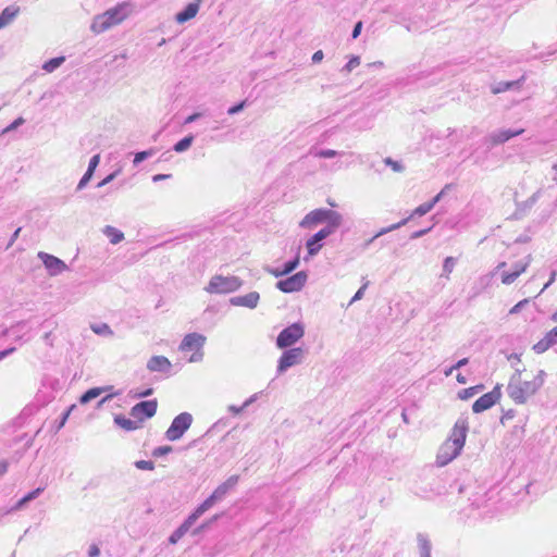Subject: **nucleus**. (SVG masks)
Masks as SVG:
<instances>
[{
	"instance_id": "nucleus-1",
	"label": "nucleus",
	"mask_w": 557,
	"mask_h": 557,
	"mask_svg": "<svg viewBox=\"0 0 557 557\" xmlns=\"http://www.w3.org/2000/svg\"><path fill=\"white\" fill-rule=\"evenodd\" d=\"M546 372L540 370L532 381H519L517 383H508V396L517 404L523 405L528 399L535 395L544 385Z\"/></svg>"
},
{
	"instance_id": "nucleus-2",
	"label": "nucleus",
	"mask_w": 557,
	"mask_h": 557,
	"mask_svg": "<svg viewBox=\"0 0 557 557\" xmlns=\"http://www.w3.org/2000/svg\"><path fill=\"white\" fill-rule=\"evenodd\" d=\"M343 223V215L334 210L319 208L310 211L300 222L304 228H311L319 224H325L323 228L336 231Z\"/></svg>"
},
{
	"instance_id": "nucleus-3",
	"label": "nucleus",
	"mask_w": 557,
	"mask_h": 557,
	"mask_svg": "<svg viewBox=\"0 0 557 557\" xmlns=\"http://www.w3.org/2000/svg\"><path fill=\"white\" fill-rule=\"evenodd\" d=\"M243 285L238 276L214 275L211 277L206 290L210 294H228L236 292Z\"/></svg>"
},
{
	"instance_id": "nucleus-4",
	"label": "nucleus",
	"mask_w": 557,
	"mask_h": 557,
	"mask_svg": "<svg viewBox=\"0 0 557 557\" xmlns=\"http://www.w3.org/2000/svg\"><path fill=\"white\" fill-rule=\"evenodd\" d=\"M238 480L239 476L234 474L231 475L225 482L220 484L213 491V493L197 507L198 512H201L203 515L207 510L213 507L214 504L222 500L227 495V493L236 486Z\"/></svg>"
},
{
	"instance_id": "nucleus-5",
	"label": "nucleus",
	"mask_w": 557,
	"mask_h": 557,
	"mask_svg": "<svg viewBox=\"0 0 557 557\" xmlns=\"http://www.w3.org/2000/svg\"><path fill=\"white\" fill-rule=\"evenodd\" d=\"M305 335V325L295 322L284 327L276 337V346L281 349L290 348Z\"/></svg>"
},
{
	"instance_id": "nucleus-6",
	"label": "nucleus",
	"mask_w": 557,
	"mask_h": 557,
	"mask_svg": "<svg viewBox=\"0 0 557 557\" xmlns=\"http://www.w3.org/2000/svg\"><path fill=\"white\" fill-rule=\"evenodd\" d=\"M305 354L306 351L301 347L286 348L277 361V374H282L289 368L300 364L305 358Z\"/></svg>"
},
{
	"instance_id": "nucleus-7",
	"label": "nucleus",
	"mask_w": 557,
	"mask_h": 557,
	"mask_svg": "<svg viewBox=\"0 0 557 557\" xmlns=\"http://www.w3.org/2000/svg\"><path fill=\"white\" fill-rule=\"evenodd\" d=\"M193 423V416L189 412H182L177 414L170 428L165 432V437L171 441H177L180 440L185 432L190 428Z\"/></svg>"
},
{
	"instance_id": "nucleus-8",
	"label": "nucleus",
	"mask_w": 557,
	"mask_h": 557,
	"mask_svg": "<svg viewBox=\"0 0 557 557\" xmlns=\"http://www.w3.org/2000/svg\"><path fill=\"white\" fill-rule=\"evenodd\" d=\"M308 280V273L306 271H299L284 280L276 282L275 286L278 290L289 294L296 293L304 288Z\"/></svg>"
},
{
	"instance_id": "nucleus-9",
	"label": "nucleus",
	"mask_w": 557,
	"mask_h": 557,
	"mask_svg": "<svg viewBox=\"0 0 557 557\" xmlns=\"http://www.w3.org/2000/svg\"><path fill=\"white\" fill-rule=\"evenodd\" d=\"M502 398V385L497 384L491 392L479 397L472 405L474 413H481L499 401Z\"/></svg>"
},
{
	"instance_id": "nucleus-10",
	"label": "nucleus",
	"mask_w": 557,
	"mask_h": 557,
	"mask_svg": "<svg viewBox=\"0 0 557 557\" xmlns=\"http://www.w3.org/2000/svg\"><path fill=\"white\" fill-rule=\"evenodd\" d=\"M158 408L157 399L141 400L131 408L129 414L139 422L152 418Z\"/></svg>"
},
{
	"instance_id": "nucleus-11",
	"label": "nucleus",
	"mask_w": 557,
	"mask_h": 557,
	"mask_svg": "<svg viewBox=\"0 0 557 557\" xmlns=\"http://www.w3.org/2000/svg\"><path fill=\"white\" fill-rule=\"evenodd\" d=\"M335 232L336 231L330 228H321L319 232L308 238L306 242L307 256L304 258V260L308 261L311 257L318 255L323 247L322 242Z\"/></svg>"
},
{
	"instance_id": "nucleus-12",
	"label": "nucleus",
	"mask_w": 557,
	"mask_h": 557,
	"mask_svg": "<svg viewBox=\"0 0 557 557\" xmlns=\"http://www.w3.org/2000/svg\"><path fill=\"white\" fill-rule=\"evenodd\" d=\"M468 430H469L468 420L466 418H459L456 421L447 441H450L455 445L456 448H458L459 450H462L465 443H466Z\"/></svg>"
},
{
	"instance_id": "nucleus-13",
	"label": "nucleus",
	"mask_w": 557,
	"mask_h": 557,
	"mask_svg": "<svg viewBox=\"0 0 557 557\" xmlns=\"http://www.w3.org/2000/svg\"><path fill=\"white\" fill-rule=\"evenodd\" d=\"M38 258L42 261L49 274L52 276L58 275L67 269V265L63 260L50 253L40 251L38 253Z\"/></svg>"
},
{
	"instance_id": "nucleus-14",
	"label": "nucleus",
	"mask_w": 557,
	"mask_h": 557,
	"mask_svg": "<svg viewBox=\"0 0 557 557\" xmlns=\"http://www.w3.org/2000/svg\"><path fill=\"white\" fill-rule=\"evenodd\" d=\"M202 516L201 512H198L196 508L185 520L184 522L175 530L169 537L170 544H176L195 524V522Z\"/></svg>"
},
{
	"instance_id": "nucleus-15",
	"label": "nucleus",
	"mask_w": 557,
	"mask_h": 557,
	"mask_svg": "<svg viewBox=\"0 0 557 557\" xmlns=\"http://www.w3.org/2000/svg\"><path fill=\"white\" fill-rule=\"evenodd\" d=\"M461 450L455 447L450 441H446L438 449L436 462L438 466H446L460 455Z\"/></svg>"
},
{
	"instance_id": "nucleus-16",
	"label": "nucleus",
	"mask_w": 557,
	"mask_h": 557,
	"mask_svg": "<svg viewBox=\"0 0 557 557\" xmlns=\"http://www.w3.org/2000/svg\"><path fill=\"white\" fill-rule=\"evenodd\" d=\"M206 337L199 333H189L185 335L183 341L180 344V349L182 351H190L196 350L199 351L205 345Z\"/></svg>"
},
{
	"instance_id": "nucleus-17",
	"label": "nucleus",
	"mask_w": 557,
	"mask_h": 557,
	"mask_svg": "<svg viewBox=\"0 0 557 557\" xmlns=\"http://www.w3.org/2000/svg\"><path fill=\"white\" fill-rule=\"evenodd\" d=\"M531 255L525 257L524 261H518L512 265V271L504 272L502 275V283L509 285L513 283L521 273H523L531 262Z\"/></svg>"
},
{
	"instance_id": "nucleus-18",
	"label": "nucleus",
	"mask_w": 557,
	"mask_h": 557,
	"mask_svg": "<svg viewBox=\"0 0 557 557\" xmlns=\"http://www.w3.org/2000/svg\"><path fill=\"white\" fill-rule=\"evenodd\" d=\"M260 300V294L258 292H250L246 295L234 296L230 298V304L235 307H246L255 309Z\"/></svg>"
},
{
	"instance_id": "nucleus-19",
	"label": "nucleus",
	"mask_w": 557,
	"mask_h": 557,
	"mask_svg": "<svg viewBox=\"0 0 557 557\" xmlns=\"http://www.w3.org/2000/svg\"><path fill=\"white\" fill-rule=\"evenodd\" d=\"M557 344V325L548 331L545 336L533 345L532 349L536 354H543Z\"/></svg>"
},
{
	"instance_id": "nucleus-20",
	"label": "nucleus",
	"mask_w": 557,
	"mask_h": 557,
	"mask_svg": "<svg viewBox=\"0 0 557 557\" xmlns=\"http://www.w3.org/2000/svg\"><path fill=\"white\" fill-rule=\"evenodd\" d=\"M171 361L164 356H152L147 362V369L151 372L169 373Z\"/></svg>"
},
{
	"instance_id": "nucleus-21",
	"label": "nucleus",
	"mask_w": 557,
	"mask_h": 557,
	"mask_svg": "<svg viewBox=\"0 0 557 557\" xmlns=\"http://www.w3.org/2000/svg\"><path fill=\"white\" fill-rule=\"evenodd\" d=\"M201 0L189 2L182 11L175 15V21L180 24L186 23L194 18L199 11Z\"/></svg>"
},
{
	"instance_id": "nucleus-22",
	"label": "nucleus",
	"mask_w": 557,
	"mask_h": 557,
	"mask_svg": "<svg viewBox=\"0 0 557 557\" xmlns=\"http://www.w3.org/2000/svg\"><path fill=\"white\" fill-rule=\"evenodd\" d=\"M449 187V185H446L444 189H442L436 196H434L430 201H426L420 206H418L412 214L408 218L409 220L414 216V215H418V216H422V215H425L426 213H429L433 208L434 206L443 198V196L445 195V190Z\"/></svg>"
},
{
	"instance_id": "nucleus-23",
	"label": "nucleus",
	"mask_w": 557,
	"mask_h": 557,
	"mask_svg": "<svg viewBox=\"0 0 557 557\" xmlns=\"http://www.w3.org/2000/svg\"><path fill=\"white\" fill-rule=\"evenodd\" d=\"M523 132H524L523 128H519V129H500V131H497V132L493 133L491 135V139H492L493 145H500V144H504V143L508 141L509 139H511V138H513L516 136L521 135Z\"/></svg>"
},
{
	"instance_id": "nucleus-24",
	"label": "nucleus",
	"mask_w": 557,
	"mask_h": 557,
	"mask_svg": "<svg viewBox=\"0 0 557 557\" xmlns=\"http://www.w3.org/2000/svg\"><path fill=\"white\" fill-rule=\"evenodd\" d=\"M113 24L110 22V17L102 13L94 17L92 23L90 25V30L95 34H101L111 28Z\"/></svg>"
},
{
	"instance_id": "nucleus-25",
	"label": "nucleus",
	"mask_w": 557,
	"mask_h": 557,
	"mask_svg": "<svg viewBox=\"0 0 557 557\" xmlns=\"http://www.w3.org/2000/svg\"><path fill=\"white\" fill-rule=\"evenodd\" d=\"M524 81V77L522 76L519 79L516 81H506V82H498L492 86V92L494 95L505 92L507 90L511 89H519L522 85V82Z\"/></svg>"
},
{
	"instance_id": "nucleus-26",
	"label": "nucleus",
	"mask_w": 557,
	"mask_h": 557,
	"mask_svg": "<svg viewBox=\"0 0 557 557\" xmlns=\"http://www.w3.org/2000/svg\"><path fill=\"white\" fill-rule=\"evenodd\" d=\"M20 8L16 5H8L0 13V29L10 24L18 14Z\"/></svg>"
},
{
	"instance_id": "nucleus-27",
	"label": "nucleus",
	"mask_w": 557,
	"mask_h": 557,
	"mask_svg": "<svg viewBox=\"0 0 557 557\" xmlns=\"http://www.w3.org/2000/svg\"><path fill=\"white\" fill-rule=\"evenodd\" d=\"M113 386H106V387H92L87 389L85 393L82 394L79 397V403L82 405H86L90 403L92 399H96L98 396L101 395L104 391L111 389Z\"/></svg>"
},
{
	"instance_id": "nucleus-28",
	"label": "nucleus",
	"mask_w": 557,
	"mask_h": 557,
	"mask_svg": "<svg viewBox=\"0 0 557 557\" xmlns=\"http://www.w3.org/2000/svg\"><path fill=\"white\" fill-rule=\"evenodd\" d=\"M417 541L420 550V557H431L432 545L428 535L423 533H418Z\"/></svg>"
},
{
	"instance_id": "nucleus-29",
	"label": "nucleus",
	"mask_w": 557,
	"mask_h": 557,
	"mask_svg": "<svg viewBox=\"0 0 557 557\" xmlns=\"http://www.w3.org/2000/svg\"><path fill=\"white\" fill-rule=\"evenodd\" d=\"M114 423L125 431H135L139 428L138 423L134 420H131L122 414H116L114 417Z\"/></svg>"
},
{
	"instance_id": "nucleus-30",
	"label": "nucleus",
	"mask_w": 557,
	"mask_h": 557,
	"mask_svg": "<svg viewBox=\"0 0 557 557\" xmlns=\"http://www.w3.org/2000/svg\"><path fill=\"white\" fill-rule=\"evenodd\" d=\"M409 219H403L401 221L395 223V224H392L389 225L388 227H384L382 230H380L372 238H370L367 243H366V247H368L370 244H372L377 237L382 236V235H385L392 231H395V230H398L400 228L401 226L406 225L408 223Z\"/></svg>"
},
{
	"instance_id": "nucleus-31",
	"label": "nucleus",
	"mask_w": 557,
	"mask_h": 557,
	"mask_svg": "<svg viewBox=\"0 0 557 557\" xmlns=\"http://www.w3.org/2000/svg\"><path fill=\"white\" fill-rule=\"evenodd\" d=\"M103 14L110 17L113 26L120 24L125 18V13L121 7L107 10Z\"/></svg>"
},
{
	"instance_id": "nucleus-32",
	"label": "nucleus",
	"mask_w": 557,
	"mask_h": 557,
	"mask_svg": "<svg viewBox=\"0 0 557 557\" xmlns=\"http://www.w3.org/2000/svg\"><path fill=\"white\" fill-rule=\"evenodd\" d=\"M103 233L110 238V243L113 245H116L124 239V234L120 230L110 225L104 227Z\"/></svg>"
},
{
	"instance_id": "nucleus-33",
	"label": "nucleus",
	"mask_w": 557,
	"mask_h": 557,
	"mask_svg": "<svg viewBox=\"0 0 557 557\" xmlns=\"http://www.w3.org/2000/svg\"><path fill=\"white\" fill-rule=\"evenodd\" d=\"M194 139H195V136L193 134H189L187 136H185L184 138L180 139L174 146H173V150L175 152H184L186 150H188L190 148V146L193 145L194 143Z\"/></svg>"
},
{
	"instance_id": "nucleus-34",
	"label": "nucleus",
	"mask_w": 557,
	"mask_h": 557,
	"mask_svg": "<svg viewBox=\"0 0 557 557\" xmlns=\"http://www.w3.org/2000/svg\"><path fill=\"white\" fill-rule=\"evenodd\" d=\"M64 61H65V57H63V55L49 59L48 61H46L42 64V70L48 73H52L58 67H60L64 63Z\"/></svg>"
},
{
	"instance_id": "nucleus-35",
	"label": "nucleus",
	"mask_w": 557,
	"mask_h": 557,
	"mask_svg": "<svg viewBox=\"0 0 557 557\" xmlns=\"http://www.w3.org/2000/svg\"><path fill=\"white\" fill-rule=\"evenodd\" d=\"M482 389H484V385L483 384H479V385H475V386H472V387H468V388L461 389L458 393V397L461 400H467V399L473 397L478 392H480Z\"/></svg>"
},
{
	"instance_id": "nucleus-36",
	"label": "nucleus",
	"mask_w": 557,
	"mask_h": 557,
	"mask_svg": "<svg viewBox=\"0 0 557 557\" xmlns=\"http://www.w3.org/2000/svg\"><path fill=\"white\" fill-rule=\"evenodd\" d=\"M311 153L317 157V158H321V159H331V158H335L337 156H343L344 152H341V151H337V150H333V149H319V150H315V151H311Z\"/></svg>"
},
{
	"instance_id": "nucleus-37",
	"label": "nucleus",
	"mask_w": 557,
	"mask_h": 557,
	"mask_svg": "<svg viewBox=\"0 0 557 557\" xmlns=\"http://www.w3.org/2000/svg\"><path fill=\"white\" fill-rule=\"evenodd\" d=\"M91 330L101 336H112L113 331L107 323L92 324Z\"/></svg>"
},
{
	"instance_id": "nucleus-38",
	"label": "nucleus",
	"mask_w": 557,
	"mask_h": 557,
	"mask_svg": "<svg viewBox=\"0 0 557 557\" xmlns=\"http://www.w3.org/2000/svg\"><path fill=\"white\" fill-rule=\"evenodd\" d=\"M457 263V259L454 257H447L445 258L443 262V273L442 276H445L448 278L449 274L453 272L455 265Z\"/></svg>"
},
{
	"instance_id": "nucleus-39",
	"label": "nucleus",
	"mask_w": 557,
	"mask_h": 557,
	"mask_svg": "<svg viewBox=\"0 0 557 557\" xmlns=\"http://www.w3.org/2000/svg\"><path fill=\"white\" fill-rule=\"evenodd\" d=\"M299 253H297L293 259L286 261L283 267H282V270L285 271L286 275H288L289 273H292L294 270H296L299 265Z\"/></svg>"
},
{
	"instance_id": "nucleus-40",
	"label": "nucleus",
	"mask_w": 557,
	"mask_h": 557,
	"mask_svg": "<svg viewBox=\"0 0 557 557\" xmlns=\"http://www.w3.org/2000/svg\"><path fill=\"white\" fill-rule=\"evenodd\" d=\"M223 516V513H216L214 515L212 518H210L208 521L201 523L200 525H198L196 529H194L193 531V534L194 535H197L201 532H203L205 530H207L213 522L218 521V519H220L221 517Z\"/></svg>"
},
{
	"instance_id": "nucleus-41",
	"label": "nucleus",
	"mask_w": 557,
	"mask_h": 557,
	"mask_svg": "<svg viewBox=\"0 0 557 557\" xmlns=\"http://www.w3.org/2000/svg\"><path fill=\"white\" fill-rule=\"evenodd\" d=\"M153 153H154L153 149L144 150V151H139V152L135 153L133 164L135 166L139 165L143 161H145L146 159L151 157Z\"/></svg>"
},
{
	"instance_id": "nucleus-42",
	"label": "nucleus",
	"mask_w": 557,
	"mask_h": 557,
	"mask_svg": "<svg viewBox=\"0 0 557 557\" xmlns=\"http://www.w3.org/2000/svg\"><path fill=\"white\" fill-rule=\"evenodd\" d=\"M384 163L387 166H391L394 172L400 173L405 170V166L401 162L393 160L391 157L384 159Z\"/></svg>"
},
{
	"instance_id": "nucleus-43",
	"label": "nucleus",
	"mask_w": 557,
	"mask_h": 557,
	"mask_svg": "<svg viewBox=\"0 0 557 557\" xmlns=\"http://www.w3.org/2000/svg\"><path fill=\"white\" fill-rule=\"evenodd\" d=\"M360 64V57L351 55L349 61L343 66L342 72H351L355 67Z\"/></svg>"
},
{
	"instance_id": "nucleus-44",
	"label": "nucleus",
	"mask_w": 557,
	"mask_h": 557,
	"mask_svg": "<svg viewBox=\"0 0 557 557\" xmlns=\"http://www.w3.org/2000/svg\"><path fill=\"white\" fill-rule=\"evenodd\" d=\"M173 451V448L172 446H169V445H165V446H159V447H156L152 451H151V455L152 457L154 458H159V457H162V456H165L170 453Z\"/></svg>"
},
{
	"instance_id": "nucleus-45",
	"label": "nucleus",
	"mask_w": 557,
	"mask_h": 557,
	"mask_svg": "<svg viewBox=\"0 0 557 557\" xmlns=\"http://www.w3.org/2000/svg\"><path fill=\"white\" fill-rule=\"evenodd\" d=\"M134 466L139 470L152 471L154 469V462L151 460H137Z\"/></svg>"
},
{
	"instance_id": "nucleus-46",
	"label": "nucleus",
	"mask_w": 557,
	"mask_h": 557,
	"mask_svg": "<svg viewBox=\"0 0 557 557\" xmlns=\"http://www.w3.org/2000/svg\"><path fill=\"white\" fill-rule=\"evenodd\" d=\"M75 407H76L75 405H72V406H71L66 411H64V412L62 413L60 421H59V422L57 423V425H55V431H57V432H58V431H60V430L64 426V424H65V422H66V420H67V418H69V416H70L71 411H72L73 409H75Z\"/></svg>"
},
{
	"instance_id": "nucleus-47",
	"label": "nucleus",
	"mask_w": 557,
	"mask_h": 557,
	"mask_svg": "<svg viewBox=\"0 0 557 557\" xmlns=\"http://www.w3.org/2000/svg\"><path fill=\"white\" fill-rule=\"evenodd\" d=\"M92 175H94V172H90L89 170H87L85 172V174L83 175V177L81 178V181L78 182L76 189L82 190L90 182V180L92 178Z\"/></svg>"
},
{
	"instance_id": "nucleus-48",
	"label": "nucleus",
	"mask_w": 557,
	"mask_h": 557,
	"mask_svg": "<svg viewBox=\"0 0 557 557\" xmlns=\"http://www.w3.org/2000/svg\"><path fill=\"white\" fill-rule=\"evenodd\" d=\"M245 107H246V100L240 101V102L230 107L227 110V113L230 115L237 114V113L242 112L245 109Z\"/></svg>"
},
{
	"instance_id": "nucleus-49",
	"label": "nucleus",
	"mask_w": 557,
	"mask_h": 557,
	"mask_svg": "<svg viewBox=\"0 0 557 557\" xmlns=\"http://www.w3.org/2000/svg\"><path fill=\"white\" fill-rule=\"evenodd\" d=\"M25 123V120L23 117H17L14 120L11 124H9L4 129L3 133H9L14 129H16L18 126L23 125Z\"/></svg>"
},
{
	"instance_id": "nucleus-50",
	"label": "nucleus",
	"mask_w": 557,
	"mask_h": 557,
	"mask_svg": "<svg viewBox=\"0 0 557 557\" xmlns=\"http://www.w3.org/2000/svg\"><path fill=\"white\" fill-rule=\"evenodd\" d=\"M121 170H116L114 172H112L111 174L107 175L101 182H99L97 184V187L100 188V187H103L106 185H108L109 183H111L115 177L116 175L120 173Z\"/></svg>"
},
{
	"instance_id": "nucleus-51",
	"label": "nucleus",
	"mask_w": 557,
	"mask_h": 557,
	"mask_svg": "<svg viewBox=\"0 0 557 557\" xmlns=\"http://www.w3.org/2000/svg\"><path fill=\"white\" fill-rule=\"evenodd\" d=\"M44 488L42 487H37L30 492H28L25 496H24V500H27V503L34 500L35 498H37L41 493H42Z\"/></svg>"
},
{
	"instance_id": "nucleus-52",
	"label": "nucleus",
	"mask_w": 557,
	"mask_h": 557,
	"mask_svg": "<svg viewBox=\"0 0 557 557\" xmlns=\"http://www.w3.org/2000/svg\"><path fill=\"white\" fill-rule=\"evenodd\" d=\"M99 162H100V154L92 156L91 159L89 160L87 170L95 173L97 166L99 165Z\"/></svg>"
},
{
	"instance_id": "nucleus-53",
	"label": "nucleus",
	"mask_w": 557,
	"mask_h": 557,
	"mask_svg": "<svg viewBox=\"0 0 557 557\" xmlns=\"http://www.w3.org/2000/svg\"><path fill=\"white\" fill-rule=\"evenodd\" d=\"M264 270H265L268 273H270V274H272L273 276H275V277H281V276H285V275H286L285 271H283L282 269L272 268V267H269V265H268V267H265V268H264Z\"/></svg>"
},
{
	"instance_id": "nucleus-54",
	"label": "nucleus",
	"mask_w": 557,
	"mask_h": 557,
	"mask_svg": "<svg viewBox=\"0 0 557 557\" xmlns=\"http://www.w3.org/2000/svg\"><path fill=\"white\" fill-rule=\"evenodd\" d=\"M367 287H368V282H367V283H364V284H363V285H362V286H361V287L356 292V294L354 295V297H352V298H351V300H350V304H351V302H355V301H357V300H360V299L363 297V295H364V290L367 289Z\"/></svg>"
},
{
	"instance_id": "nucleus-55",
	"label": "nucleus",
	"mask_w": 557,
	"mask_h": 557,
	"mask_svg": "<svg viewBox=\"0 0 557 557\" xmlns=\"http://www.w3.org/2000/svg\"><path fill=\"white\" fill-rule=\"evenodd\" d=\"M529 302L528 299H523L519 302H517L510 310H509V313L510 314H516L518 312H520L522 310V308Z\"/></svg>"
},
{
	"instance_id": "nucleus-56",
	"label": "nucleus",
	"mask_w": 557,
	"mask_h": 557,
	"mask_svg": "<svg viewBox=\"0 0 557 557\" xmlns=\"http://www.w3.org/2000/svg\"><path fill=\"white\" fill-rule=\"evenodd\" d=\"M153 394V388L152 387H148L141 392H136L134 393L133 395V398H146V397H149L150 395Z\"/></svg>"
},
{
	"instance_id": "nucleus-57",
	"label": "nucleus",
	"mask_w": 557,
	"mask_h": 557,
	"mask_svg": "<svg viewBox=\"0 0 557 557\" xmlns=\"http://www.w3.org/2000/svg\"><path fill=\"white\" fill-rule=\"evenodd\" d=\"M431 230H432V226H430L428 228L416 231V232L410 234L409 238L412 239V240L413 239H418V238L426 235Z\"/></svg>"
},
{
	"instance_id": "nucleus-58",
	"label": "nucleus",
	"mask_w": 557,
	"mask_h": 557,
	"mask_svg": "<svg viewBox=\"0 0 557 557\" xmlns=\"http://www.w3.org/2000/svg\"><path fill=\"white\" fill-rule=\"evenodd\" d=\"M516 416V411L513 409H509L507 411H504L503 416L500 417V423L505 424L506 421L513 419Z\"/></svg>"
},
{
	"instance_id": "nucleus-59",
	"label": "nucleus",
	"mask_w": 557,
	"mask_h": 557,
	"mask_svg": "<svg viewBox=\"0 0 557 557\" xmlns=\"http://www.w3.org/2000/svg\"><path fill=\"white\" fill-rule=\"evenodd\" d=\"M203 116V113L202 112H195L190 115H188L185 121H184V124H190V123H194L196 122L197 120H199L200 117Z\"/></svg>"
},
{
	"instance_id": "nucleus-60",
	"label": "nucleus",
	"mask_w": 557,
	"mask_h": 557,
	"mask_svg": "<svg viewBox=\"0 0 557 557\" xmlns=\"http://www.w3.org/2000/svg\"><path fill=\"white\" fill-rule=\"evenodd\" d=\"M361 30H362V22L359 21L355 24L354 28H352V32H351V38L352 39H356L359 37V35L361 34Z\"/></svg>"
},
{
	"instance_id": "nucleus-61",
	"label": "nucleus",
	"mask_w": 557,
	"mask_h": 557,
	"mask_svg": "<svg viewBox=\"0 0 557 557\" xmlns=\"http://www.w3.org/2000/svg\"><path fill=\"white\" fill-rule=\"evenodd\" d=\"M523 371H524V369L516 368V371L511 375V377L509 380V383H517V382L521 381V374H522Z\"/></svg>"
},
{
	"instance_id": "nucleus-62",
	"label": "nucleus",
	"mask_w": 557,
	"mask_h": 557,
	"mask_svg": "<svg viewBox=\"0 0 557 557\" xmlns=\"http://www.w3.org/2000/svg\"><path fill=\"white\" fill-rule=\"evenodd\" d=\"M323 58H324L323 51L318 50L312 54L311 60H312V63H319L323 60Z\"/></svg>"
},
{
	"instance_id": "nucleus-63",
	"label": "nucleus",
	"mask_w": 557,
	"mask_h": 557,
	"mask_svg": "<svg viewBox=\"0 0 557 557\" xmlns=\"http://www.w3.org/2000/svg\"><path fill=\"white\" fill-rule=\"evenodd\" d=\"M88 555H89V557H98L100 555L99 547L95 544L90 545Z\"/></svg>"
},
{
	"instance_id": "nucleus-64",
	"label": "nucleus",
	"mask_w": 557,
	"mask_h": 557,
	"mask_svg": "<svg viewBox=\"0 0 557 557\" xmlns=\"http://www.w3.org/2000/svg\"><path fill=\"white\" fill-rule=\"evenodd\" d=\"M469 362V359L468 358H462L460 360H458L454 366H453V369L457 370V369H460L465 366H467Z\"/></svg>"
}]
</instances>
